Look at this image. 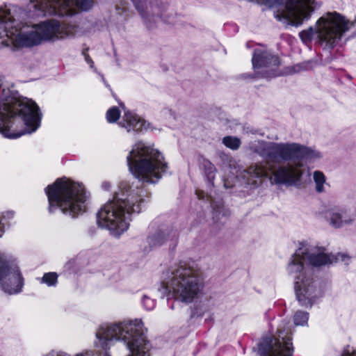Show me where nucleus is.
Segmentation results:
<instances>
[{"instance_id": "f257e3e1", "label": "nucleus", "mask_w": 356, "mask_h": 356, "mask_svg": "<svg viewBox=\"0 0 356 356\" xmlns=\"http://www.w3.org/2000/svg\"><path fill=\"white\" fill-rule=\"evenodd\" d=\"M93 4L94 0H31L29 14L16 6L0 7V44H12L17 48L32 47L43 41L70 36V28L58 21L50 20L31 27L22 21L27 16H71L76 13L75 6L88 10Z\"/></svg>"}, {"instance_id": "f03ea898", "label": "nucleus", "mask_w": 356, "mask_h": 356, "mask_svg": "<svg viewBox=\"0 0 356 356\" xmlns=\"http://www.w3.org/2000/svg\"><path fill=\"white\" fill-rule=\"evenodd\" d=\"M130 172L138 179L134 188L127 182H122L119 191L115 193L113 200L101 207L97 213L99 227L108 229L115 236H120L127 230L129 216L140 211V198L143 183H155L167 169L163 156L157 150L143 143H136L127 157Z\"/></svg>"}, {"instance_id": "7ed1b4c3", "label": "nucleus", "mask_w": 356, "mask_h": 356, "mask_svg": "<svg viewBox=\"0 0 356 356\" xmlns=\"http://www.w3.org/2000/svg\"><path fill=\"white\" fill-rule=\"evenodd\" d=\"M249 149L265 159L264 163L252 164L245 170L248 184L255 187L264 178L272 184H295L303 173L302 160L321 157L318 151L296 143L258 140L250 143Z\"/></svg>"}, {"instance_id": "20e7f679", "label": "nucleus", "mask_w": 356, "mask_h": 356, "mask_svg": "<svg viewBox=\"0 0 356 356\" xmlns=\"http://www.w3.org/2000/svg\"><path fill=\"white\" fill-rule=\"evenodd\" d=\"M323 248L312 247L305 248L300 247L292 255L288 266L287 272L295 277V291L296 298L303 307L312 306L315 298L319 295V291L313 284L312 278L305 274V264L313 266L332 264L339 260L345 261L350 258L347 254L338 253L337 255L325 253Z\"/></svg>"}, {"instance_id": "39448f33", "label": "nucleus", "mask_w": 356, "mask_h": 356, "mask_svg": "<svg viewBox=\"0 0 356 356\" xmlns=\"http://www.w3.org/2000/svg\"><path fill=\"white\" fill-rule=\"evenodd\" d=\"M40 109L31 99L8 97L0 102V134L17 138L36 131L40 123Z\"/></svg>"}, {"instance_id": "423d86ee", "label": "nucleus", "mask_w": 356, "mask_h": 356, "mask_svg": "<svg viewBox=\"0 0 356 356\" xmlns=\"http://www.w3.org/2000/svg\"><path fill=\"white\" fill-rule=\"evenodd\" d=\"M145 331L140 319L128 323L102 325L96 332L95 346L106 351L113 339H121L129 350L127 356H150L151 344L146 338Z\"/></svg>"}, {"instance_id": "0eeeda50", "label": "nucleus", "mask_w": 356, "mask_h": 356, "mask_svg": "<svg viewBox=\"0 0 356 356\" xmlns=\"http://www.w3.org/2000/svg\"><path fill=\"white\" fill-rule=\"evenodd\" d=\"M49 211L60 209L65 215L74 218L86 210V196L83 186L65 177L58 179L45 188Z\"/></svg>"}, {"instance_id": "6e6552de", "label": "nucleus", "mask_w": 356, "mask_h": 356, "mask_svg": "<svg viewBox=\"0 0 356 356\" xmlns=\"http://www.w3.org/2000/svg\"><path fill=\"white\" fill-rule=\"evenodd\" d=\"M164 284L177 300L184 302H191L197 298L203 286L200 269L186 264L175 269Z\"/></svg>"}, {"instance_id": "1a4fd4ad", "label": "nucleus", "mask_w": 356, "mask_h": 356, "mask_svg": "<svg viewBox=\"0 0 356 356\" xmlns=\"http://www.w3.org/2000/svg\"><path fill=\"white\" fill-rule=\"evenodd\" d=\"M318 34L321 40L334 47L342 35L356 25V16L350 22L339 13H327L318 19Z\"/></svg>"}, {"instance_id": "9d476101", "label": "nucleus", "mask_w": 356, "mask_h": 356, "mask_svg": "<svg viewBox=\"0 0 356 356\" xmlns=\"http://www.w3.org/2000/svg\"><path fill=\"white\" fill-rule=\"evenodd\" d=\"M254 74H244V79L273 78L280 75L277 70L281 61L277 56L270 51L255 49L252 58Z\"/></svg>"}, {"instance_id": "9b49d317", "label": "nucleus", "mask_w": 356, "mask_h": 356, "mask_svg": "<svg viewBox=\"0 0 356 356\" xmlns=\"http://www.w3.org/2000/svg\"><path fill=\"white\" fill-rule=\"evenodd\" d=\"M293 347L289 332L282 327L277 330V337H266L258 343L260 356H292Z\"/></svg>"}, {"instance_id": "f8f14e48", "label": "nucleus", "mask_w": 356, "mask_h": 356, "mask_svg": "<svg viewBox=\"0 0 356 356\" xmlns=\"http://www.w3.org/2000/svg\"><path fill=\"white\" fill-rule=\"evenodd\" d=\"M23 277L17 266H10L5 256L0 252V285L2 290L14 294L21 291Z\"/></svg>"}, {"instance_id": "ddd939ff", "label": "nucleus", "mask_w": 356, "mask_h": 356, "mask_svg": "<svg viewBox=\"0 0 356 356\" xmlns=\"http://www.w3.org/2000/svg\"><path fill=\"white\" fill-rule=\"evenodd\" d=\"M325 218L334 228L352 225L356 221V207L352 212L346 207H333L326 211Z\"/></svg>"}, {"instance_id": "4468645a", "label": "nucleus", "mask_w": 356, "mask_h": 356, "mask_svg": "<svg viewBox=\"0 0 356 356\" xmlns=\"http://www.w3.org/2000/svg\"><path fill=\"white\" fill-rule=\"evenodd\" d=\"M179 232L171 226H162L147 237L150 248L160 247L167 243L175 245L178 241Z\"/></svg>"}, {"instance_id": "2eb2a0df", "label": "nucleus", "mask_w": 356, "mask_h": 356, "mask_svg": "<svg viewBox=\"0 0 356 356\" xmlns=\"http://www.w3.org/2000/svg\"><path fill=\"white\" fill-rule=\"evenodd\" d=\"M120 124L127 129V131L133 130L136 132L147 130L149 126V123L140 119L138 115L130 111H125L122 118V121Z\"/></svg>"}, {"instance_id": "dca6fc26", "label": "nucleus", "mask_w": 356, "mask_h": 356, "mask_svg": "<svg viewBox=\"0 0 356 356\" xmlns=\"http://www.w3.org/2000/svg\"><path fill=\"white\" fill-rule=\"evenodd\" d=\"M316 23H318V21L316 22ZM318 29V24H316V30L313 27H309V29H307L306 30H303V31H300L299 33V36H300L301 40L305 44H307V43L310 42L312 41L313 35L315 33L317 34V35H318V32H317ZM318 38L321 42H325L326 44V45L328 46L329 47H330V48L334 47H331L330 44H327L325 41L321 40L319 36H318Z\"/></svg>"}, {"instance_id": "f3484780", "label": "nucleus", "mask_w": 356, "mask_h": 356, "mask_svg": "<svg viewBox=\"0 0 356 356\" xmlns=\"http://www.w3.org/2000/svg\"><path fill=\"white\" fill-rule=\"evenodd\" d=\"M202 169L204 170L205 176L207 180L213 184V181L215 179V172L216 169L213 164H212L209 160L202 159L200 162Z\"/></svg>"}, {"instance_id": "a211bd4d", "label": "nucleus", "mask_w": 356, "mask_h": 356, "mask_svg": "<svg viewBox=\"0 0 356 356\" xmlns=\"http://www.w3.org/2000/svg\"><path fill=\"white\" fill-rule=\"evenodd\" d=\"M222 143L226 147L233 150H236L240 147L241 142V140L237 137L225 136L222 138Z\"/></svg>"}, {"instance_id": "6ab92c4d", "label": "nucleus", "mask_w": 356, "mask_h": 356, "mask_svg": "<svg viewBox=\"0 0 356 356\" xmlns=\"http://www.w3.org/2000/svg\"><path fill=\"white\" fill-rule=\"evenodd\" d=\"M314 180L316 184V190L318 193L323 191V184L325 182L324 174L318 170L314 172Z\"/></svg>"}, {"instance_id": "aec40b11", "label": "nucleus", "mask_w": 356, "mask_h": 356, "mask_svg": "<svg viewBox=\"0 0 356 356\" xmlns=\"http://www.w3.org/2000/svg\"><path fill=\"white\" fill-rule=\"evenodd\" d=\"M309 314L305 312L298 311L294 315V323L296 325H303L307 323Z\"/></svg>"}, {"instance_id": "412c9836", "label": "nucleus", "mask_w": 356, "mask_h": 356, "mask_svg": "<svg viewBox=\"0 0 356 356\" xmlns=\"http://www.w3.org/2000/svg\"><path fill=\"white\" fill-rule=\"evenodd\" d=\"M120 116V112L116 106H113L106 112V119L108 122H115Z\"/></svg>"}, {"instance_id": "4be33fe9", "label": "nucleus", "mask_w": 356, "mask_h": 356, "mask_svg": "<svg viewBox=\"0 0 356 356\" xmlns=\"http://www.w3.org/2000/svg\"><path fill=\"white\" fill-rule=\"evenodd\" d=\"M312 60L305 61L300 63H298L291 67V73H298L301 71L307 70L312 68Z\"/></svg>"}, {"instance_id": "5701e85b", "label": "nucleus", "mask_w": 356, "mask_h": 356, "mask_svg": "<svg viewBox=\"0 0 356 356\" xmlns=\"http://www.w3.org/2000/svg\"><path fill=\"white\" fill-rule=\"evenodd\" d=\"M58 275L56 273H44L42 277V282L47 284L48 286H54L57 282Z\"/></svg>"}, {"instance_id": "b1692460", "label": "nucleus", "mask_w": 356, "mask_h": 356, "mask_svg": "<svg viewBox=\"0 0 356 356\" xmlns=\"http://www.w3.org/2000/svg\"><path fill=\"white\" fill-rule=\"evenodd\" d=\"M142 302L144 305V307L147 310H151L154 307V300L151 299L150 298L147 297V296H143L142 298Z\"/></svg>"}, {"instance_id": "393cba45", "label": "nucleus", "mask_w": 356, "mask_h": 356, "mask_svg": "<svg viewBox=\"0 0 356 356\" xmlns=\"http://www.w3.org/2000/svg\"><path fill=\"white\" fill-rule=\"evenodd\" d=\"M341 356H356V349L355 350H350V346H346Z\"/></svg>"}, {"instance_id": "a878e982", "label": "nucleus", "mask_w": 356, "mask_h": 356, "mask_svg": "<svg viewBox=\"0 0 356 356\" xmlns=\"http://www.w3.org/2000/svg\"><path fill=\"white\" fill-rule=\"evenodd\" d=\"M87 51H88V49H84L83 51L82 54L84 56L85 60L86 61V63L90 65L91 68H92L94 66V62L92 61V60L91 59L90 56L87 54Z\"/></svg>"}, {"instance_id": "bb28decb", "label": "nucleus", "mask_w": 356, "mask_h": 356, "mask_svg": "<svg viewBox=\"0 0 356 356\" xmlns=\"http://www.w3.org/2000/svg\"><path fill=\"white\" fill-rule=\"evenodd\" d=\"M46 356H70V355L63 351L52 350L50 353H49Z\"/></svg>"}, {"instance_id": "cd10ccee", "label": "nucleus", "mask_w": 356, "mask_h": 356, "mask_svg": "<svg viewBox=\"0 0 356 356\" xmlns=\"http://www.w3.org/2000/svg\"><path fill=\"white\" fill-rule=\"evenodd\" d=\"M75 356H95V355L92 352L86 351L85 353H79V354L76 355Z\"/></svg>"}, {"instance_id": "c85d7f7f", "label": "nucleus", "mask_w": 356, "mask_h": 356, "mask_svg": "<svg viewBox=\"0 0 356 356\" xmlns=\"http://www.w3.org/2000/svg\"><path fill=\"white\" fill-rule=\"evenodd\" d=\"M110 187H111V185H110V184H109L108 182H104V183L102 184V188H103L104 190H106V191L109 190Z\"/></svg>"}, {"instance_id": "c756f323", "label": "nucleus", "mask_w": 356, "mask_h": 356, "mask_svg": "<svg viewBox=\"0 0 356 356\" xmlns=\"http://www.w3.org/2000/svg\"><path fill=\"white\" fill-rule=\"evenodd\" d=\"M3 232H4L3 225L0 222V237L3 235Z\"/></svg>"}, {"instance_id": "7c9ffc66", "label": "nucleus", "mask_w": 356, "mask_h": 356, "mask_svg": "<svg viewBox=\"0 0 356 356\" xmlns=\"http://www.w3.org/2000/svg\"><path fill=\"white\" fill-rule=\"evenodd\" d=\"M126 10H127V7L123 6L122 7V12H120L119 13L121 14L122 13L125 12Z\"/></svg>"}, {"instance_id": "2f4dec72", "label": "nucleus", "mask_w": 356, "mask_h": 356, "mask_svg": "<svg viewBox=\"0 0 356 356\" xmlns=\"http://www.w3.org/2000/svg\"><path fill=\"white\" fill-rule=\"evenodd\" d=\"M197 196H198L199 199L202 198V197L200 194H198V193H197Z\"/></svg>"}, {"instance_id": "473e14b6", "label": "nucleus", "mask_w": 356, "mask_h": 356, "mask_svg": "<svg viewBox=\"0 0 356 356\" xmlns=\"http://www.w3.org/2000/svg\"><path fill=\"white\" fill-rule=\"evenodd\" d=\"M116 8H117L118 10H119L120 8L118 6H116Z\"/></svg>"}]
</instances>
